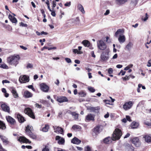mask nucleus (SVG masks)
<instances>
[{"label": "nucleus", "mask_w": 151, "mask_h": 151, "mask_svg": "<svg viewBox=\"0 0 151 151\" xmlns=\"http://www.w3.org/2000/svg\"><path fill=\"white\" fill-rule=\"evenodd\" d=\"M122 135L121 130L119 128H116L112 135L111 138L113 141L119 139Z\"/></svg>", "instance_id": "1"}, {"label": "nucleus", "mask_w": 151, "mask_h": 151, "mask_svg": "<svg viewBox=\"0 0 151 151\" xmlns=\"http://www.w3.org/2000/svg\"><path fill=\"white\" fill-rule=\"evenodd\" d=\"M25 129V132L27 133L28 135L32 139H35L36 138V135L32 132V131L33 130V129L32 126L27 125Z\"/></svg>", "instance_id": "2"}, {"label": "nucleus", "mask_w": 151, "mask_h": 151, "mask_svg": "<svg viewBox=\"0 0 151 151\" xmlns=\"http://www.w3.org/2000/svg\"><path fill=\"white\" fill-rule=\"evenodd\" d=\"M130 141L136 147H139L141 145V141L139 138L138 137H135L131 138Z\"/></svg>", "instance_id": "3"}, {"label": "nucleus", "mask_w": 151, "mask_h": 151, "mask_svg": "<svg viewBox=\"0 0 151 151\" xmlns=\"http://www.w3.org/2000/svg\"><path fill=\"white\" fill-rule=\"evenodd\" d=\"M6 119L9 125L11 127L15 126L17 125V122L16 120L10 116H6Z\"/></svg>", "instance_id": "4"}, {"label": "nucleus", "mask_w": 151, "mask_h": 151, "mask_svg": "<svg viewBox=\"0 0 151 151\" xmlns=\"http://www.w3.org/2000/svg\"><path fill=\"white\" fill-rule=\"evenodd\" d=\"M24 112L27 115L32 119H35L34 113L30 108L27 107L25 108L24 110Z\"/></svg>", "instance_id": "5"}, {"label": "nucleus", "mask_w": 151, "mask_h": 151, "mask_svg": "<svg viewBox=\"0 0 151 151\" xmlns=\"http://www.w3.org/2000/svg\"><path fill=\"white\" fill-rule=\"evenodd\" d=\"M54 97L58 102L60 103L67 102L68 101V100L67 98L65 96H57L56 95H54Z\"/></svg>", "instance_id": "6"}, {"label": "nucleus", "mask_w": 151, "mask_h": 151, "mask_svg": "<svg viewBox=\"0 0 151 151\" xmlns=\"http://www.w3.org/2000/svg\"><path fill=\"white\" fill-rule=\"evenodd\" d=\"M109 52V50L108 49H106L103 52L101 55V58L102 61H105L108 59Z\"/></svg>", "instance_id": "7"}, {"label": "nucleus", "mask_w": 151, "mask_h": 151, "mask_svg": "<svg viewBox=\"0 0 151 151\" xmlns=\"http://www.w3.org/2000/svg\"><path fill=\"white\" fill-rule=\"evenodd\" d=\"M97 46L99 49L102 50H105L106 47V44L102 40L98 41L97 42Z\"/></svg>", "instance_id": "8"}, {"label": "nucleus", "mask_w": 151, "mask_h": 151, "mask_svg": "<svg viewBox=\"0 0 151 151\" xmlns=\"http://www.w3.org/2000/svg\"><path fill=\"white\" fill-rule=\"evenodd\" d=\"M29 81V77L25 75L21 76L19 78V81L21 83L28 82Z\"/></svg>", "instance_id": "9"}, {"label": "nucleus", "mask_w": 151, "mask_h": 151, "mask_svg": "<svg viewBox=\"0 0 151 151\" xmlns=\"http://www.w3.org/2000/svg\"><path fill=\"white\" fill-rule=\"evenodd\" d=\"M95 115L91 114H89L86 116L85 118V120L86 122H88L90 121H95Z\"/></svg>", "instance_id": "10"}, {"label": "nucleus", "mask_w": 151, "mask_h": 151, "mask_svg": "<svg viewBox=\"0 0 151 151\" xmlns=\"http://www.w3.org/2000/svg\"><path fill=\"white\" fill-rule=\"evenodd\" d=\"M133 103L131 101L125 102L123 105V108L125 110L130 109L133 106Z\"/></svg>", "instance_id": "11"}, {"label": "nucleus", "mask_w": 151, "mask_h": 151, "mask_svg": "<svg viewBox=\"0 0 151 151\" xmlns=\"http://www.w3.org/2000/svg\"><path fill=\"white\" fill-rule=\"evenodd\" d=\"M40 86L41 90L45 92H47L49 90V87L45 83L40 84Z\"/></svg>", "instance_id": "12"}, {"label": "nucleus", "mask_w": 151, "mask_h": 151, "mask_svg": "<svg viewBox=\"0 0 151 151\" xmlns=\"http://www.w3.org/2000/svg\"><path fill=\"white\" fill-rule=\"evenodd\" d=\"M2 110L5 112L9 113H10V109L9 107L5 103L2 104L1 106Z\"/></svg>", "instance_id": "13"}, {"label": "nucleus", "mask_w": 151, "mask_h": 151, "mask_svg": "<svg viewBox=\"0 0 151 151\" xmlns=\"http://www.w3.org/2000/svg\"><path fill=\"white\" fill-rule=\"evenodd\" d=\"M56 140H58V143L60 145H63L65 144V140L64 138L59 136H56L55 137Z\"/></svg>", "instance_id": "14"}, {"label": "nucleus", "mask_w": 151, "mask_h": 151, "mask_svg": "<svg viewBox=\"0 0 151 151\" xmlns=\"http://www.w3.org/2000/svg\"><path fill=\"white\" fill-rule=\"evenodd\" d=\"M53 128L54 132L56 133H58L61 134H63L64 132V130L63 128L59 126H53Z\"/></svg>", "instance_id": "15"}, {"label": "nucleus", "mask_w": 151, "mask_h": 151, "mask_svg": "<svg viewBox=\"0 0 151 151\" xmlns=\"http://www.w3.org/2000/svg\"><path fill=\"white\" fill-rule=\"evenodd\" d=\"M20 57L19 55H17L16 56H14L13 60L12 62V65L16 66L18 64L19 60L20 59Z\"/></svg>", "instance_id": "16"}, {"label": "nucleus", "mask_w": 151, "mask_h": 151, "mask_svg": "<svg viewBox=\"0 0 151 151\" xmlns=\"http://www.w3.org/2000/svg\"><path fill=\"white\" fill-rule=\"evenodd\" d=\"M18 141L20 142H22L24 143H31V142L29 141V140L26 138L24 137L21 136L18 139Z\"/></svg>", "instance_id": "17"}, {"label": "nucleus", "mask_w": 151, "mask_h": 151, "mask_svg": "<svg viewBox=\"0 0 151 151\" xmlns=\"http://www.w3.org/2000/svg\"><path fill=\"white\" fill-rule=\"evenodd\" d=\"M23 96L25 98H28L32 97L33 94L27 90H26L24 92Z\"/></svg>", "instance_id": "18"}, {"label": "nucleus", "mask_w": 151, "mask_h": 151, "mask_svg": "<svg viewBox=\"0 0 151 151\" xmlns=\"http://www.w3.org/2000/svg\"><path fill=\"white\" fill-rule=\"evenodd\" d=\"M17 118L19 123H23L26 121L24 118L19 114H17Z\"/></svg>", "instance_id": "19"}, {"label": "nucleus", "mask_w": 151, "mask_h": 151, "mask_svg": "<svg viewBox=\"0 0 151 151\" xmlns=\"http://www.w3.org/2000/svg\"><path fill=\"white\" fill-rule=\"evenodd\" d=\"M0 138L2 140L4 144L5 145H9V144L10 142L8 140V139L5 136L0 135Z\"/></svg>", "instance_id": "20"}, {"label": "nucleus", "mask_w": 151, "mask_h": 151, "mask_svg": "<svg viewBox=\"0 0 151 151\" xmlns=\"http://www.w3.org/2000/svg\"><path fill=\"white\" fill-rule=\"evenodd\" d=\"M100 128V126H97L92 129V131L95 134L97 135L99 133Z\"/></svg>", "instance_id": "21"}, {"label": "nucleus", "mask_w": 151, "mask_h": 151, "mask_svg": "<svg viewBox=\"0 0 151 151\" xmlns=\"http://www.w3.org/2000/svg\"><path fill=\"white\" fill-rule=\"evenodd\" d=\"M71 142L74 144L78 145L81 143V141L77 138L75 137L71 140Z\"/></svg>", "instance_id": "22"}, {"label": "nucleus", "mask_w": 151, "mask_h": 151, "mask_svg": "<svg viewBox=\"0 0 151 151\" xmlns=\"http://www.w3.org/2000/svg\"><path fill=\"white\" fill-rule=\"evenodd\" d=\"M9 18L12 23H14L16 24L17 22L16 18L10 14L9 15Z\"/></svg>", "instance_id": "23"}, {"label": "nucleus", "mask_w": 151, "mask_h": 151, "mask_svg": "<svg viewBox=\"0 0 151 151\" xmlns=\"http://www.w3.org/2000/svg\"><path fill=\"white\" fill-rule=\"evenodd\" d=\"M82 44L83 45L86 47H90V49H92V48H91L90 47V45H91V43L88 40H84L82 42Z\"/></svg>", "instance_id": "24"}, {"label": "nucleus", "mask_w": 151, "mask_h": 151, "mask_svg": "<svg viewBox=\"0 0 151 151\" xmlns=\"http://www.w3.org/2000/svg\"><path fill=\"white\" fill-rule=\"evenodd\" d=\"M125 147L129 151H134V147L131 144L127 143L125 145Z\"/></svg>", "instance_id": "25"}, {"label": "nucleus", "mask_w": 151, "mask_h": 151, "mask_svg": "<svg viewBox=\"0 0 151 151\" xmlns=\"http://www.w3.org/2000/svg\"><path fill=\"white\" fill-rule=\"evenodd\" d=\"M100 109V108L99 106L91 107L90 109L92 111L96 113H98L99 112Z\"/></svg>", "instance_id": "26"}, {"label": "nucleus", "mask_w": 151, "mask_h": 151, "mask_svg": "<svg viewBox=\"0 0 151 151\" xmlns=\"http://www.w3.org/2000/svg\"><path fill=\"white\" fill-rule=\"evenodd\" d=\"M126 40L125 37L124 35H119L118 40L120 43L124 42Z\"/></svg>", "instance_id": "27"}, {"label": "nucleus", "mask_w": 151, "mask_h": 151, "mask_svg": "<svg viewBox=\"0 0 151 151\" xmlns=\"http://www.w3.org/2000/svg\"><path fill=\"white\" fill-rule=\"evenodd\" d=\"M145 138V142L147 143L151 142V137L148 134L145 135L143 137Z\"/></svg>", "instance_id": "28"}, {"label": "nucleus", "mask_w": 151, "mask_h": 151, "mask_svg": "<svg viewBox=\"0 0 151 151\" xmlns=\"http://www.w3.org/2000/svg\"><path fill=\"white\" fill-rule=\"evenodd\" d=\"M49 128L50 127L49 125L48 124H45L44 126L42 128V129L41 130L43 132H48Z\"/></svg>", "instance_id": "29"}, {"label": "nucleus", "mask_w": 151, "mask_h": 151, "mask_svg": "<svg viewBox=\"0 0 151 151\" xmlns=\"http://www.w3.org/2000/svg\"><path fill=\"white\" fill-rule=\"evenodd\" d=\"M6 129L5 123L1 120H0V129L2 130H5Z\"/></svg>", "instance_id": "30"}, {"label": "nucleus", "mask_w": 151, "mask_h": 151, "mask_svg": "<svg viewBox=\"0 0 151 151\" xmlns=\"http://www.w3.org/2000/svg\"><path fill=\"white\" fill-rule=\"evenodd\" d=\"M130 125L132 128L135 129L137 128L138 127L139 124L138 123L134 121Z\"/></svg>", "instance_id": "31"}, {"label": "nucleus", "mask_w": 151, "mask_h": 151, "mask_svg": "<svg viewBox=\"0 0 151 151\" xmlns=\"http://www.w3.org/2000/svg\"><path fill=\"white\" fill-rule=\"evenodd\" d=\"M128 0H116V4L119 5H122L124 4Z\"/></svg>", "instance_id": "32"}, {"label": "nucleus", "mask_w": 151, "mask_h": 151, "mask_svg": "<svg viewBox=\"0 0 151 151\" xmlns=\"http://www.w3.org/2000/svg\"><path fill=\"white\" fill-rule=\"evenodd\" d=\"M14 56H11L8 57L7 59V62L10 65H12Z\"/></svg>", "instance_id": "33"}, {"label": "nucleus", "mask_w": 151, "mask_h": 151, "mask_svg": "<svg viewBox=\"0 0 151 151\" xmlns=\"http://www.w3.org/2000/svg\"><path fill=\"white\" fill-rule=\"evenodd\" d=\"M133 45L132 43L131 42H129L128 44L126 46L125 49V50H127L129 51H130V49L132 47Z\"/></svg>", "instance_id": "34"}, {"label": "nucleus", "mask_w": 151, "mask_h": 151, "mask_svg": "<svg viewBox=\"0 0 151 151\" xmlns=\"http://www.w3.org/2000/svg\"><path fill=\"white\" fill-rule=\"evenodd\" d=\"M78 9L80 10L83 14L85 13V11L84 10L83 7L82 5L81 4H79L78 5Z\"/></svg>", "instance_id": "35"}, {"label": "nucleus", "mask_w": 151, "mask_h": 151, "mask_svg": "<svg viewBox=\"0 0 151 151\" xmlns=\"http://www.w3.org/2000/svg\"><path fill=\"white\" fill-rule=\"evenodd\" d=\"M12 92L13 94V95L14 97L15 98H17L18 97V95L17 92V91L15 89L13 88L12 91Z\"/></svg>", "instance_id": "36"}, {"label": "nucleus", "mask_w": 151, "mask_h": 151, "mask_svg": "<svg viewBox=\"0 0 151 151\" xmlns=\"http://www.w3.org/2000/svg\"><path fill=\"white\" fill-rule=\"evenodd\" d=\"M111 140V138L110 137H107L104 138L103 140L105 144H109Z\"/></svg>", "instance_id": "37"}, {"label": "nucleus", "mask_w": 151, "mask_h": 151, "mask_svg": "<svg viewBox=\"0 0 151 151\" xmlns=\"http://www.w3.org/2000/svg\"><path fill=\"white\" fill-rule=\"evenodd\" d=\"M124 30L122 29H118L117 31L115 32V36L116 37H117L119 34H121L122 33L124 32Z\"/></svg>", "instance_id": "38"}, {"label": "nucleus", "mask_w": 151, "mask_h": 151, "mask_svg": "<svg viewBox=\"0 0 151 151\" xmlns=\"http://www.w3.org/2000/svg\"><path fill=\"white\" fill-rule=\"evenodd\" d=\"M78 94L81 97H84L86 95L87 93L83 91H81L78 92Z\"/></svg>", "instance_id": "39"}, {"label": "nucleus", "mask_w": 151, "mask_h": 151, "mask_svg": "<svg viewBox=\"0 0 151 151\" xmlns=\"http://www.w3.org/2000/svg\"><path fill=\"white\" fill-rule=\"evenodd\" d=\"M72 115L74 116V118L76 119H78V114L76 113L75 112H73L72 114Z\"/></svg>", "instance_id": "40"}, {"label": "nucleus", "mask_w": 151, "mask_h": 151, "mask_svg": "<svg viewBox=\"0 0 151 151\" xmlns=\"http://www.w3.org/2000/svg\"><path fill=\"white\" fill-rule=\"evenodd\" d=\"M148 18V16L147 13H146L145 17L142 16V19L144 21H146Z\"/></svg>", "instance_id": "41"}, {"label": "nucleus", "mask_w": 151, "mask_h": 151, "mask_svg": "<svg viewBox=\"0 0 151 151\" xmlns=\"http://www.w3.org/2000/svg\"><path fill=\"white\" fill-rule=\"evenodd\" d=\"M72 128L74 130H75L76 129H80L81 128V126L78 125H74L72 126Z\"/></svg>", "instance_id": "42"}, {"label": "nucleus", "mask_w": 151, "mask_h": 151, "mask_svg": "<svg viewBox=\"0 0 151 151\" xmlns=\"http://www.w3.org/2000/svg\"><path fill=\"white\" fill-rule=\"evenodd\" d=\"M85 151H92L91 147L89 146H87L84 148Z\"/></svg>", "instance_id": "43"}, {"label": "nucleus", "mask_w": 151, "mask_h": 151, "mask_svg": "<svg viewBox=\"0 0 151 151\" xmlns=\"http://www.w3.org/2000/svg\"><path fill=\"white\" fill-rule=\"evenodd\" d=\"M0 67L4 69H8V66L5 63L0 64Z\"/></svg>", "instance_id": "44"}, {"label": "nucleus", "mask_w": 151, "mask_h": 151, "mask_svg": "<svg viewBox=\"0 0 151 151\" xmlns=\"http://www.w3.org/2000/svg\"><path fill=\"white\" fill-rule=\"evenodd\" d=\"M88 90L90 91L91 92L93 93L95 91V90L94 88L93 87H88Z\"/></svg>", "instance_id": "45"}, {"label": "nucleus", "mask_w": 151, "mask_h": 151, "mask_svg": "<svg viewBox=\"0 0 151 151\" xmlns=\"http://www.w3.org/2000/svg\"><path fill=\"white\" fill-rule=\"evenodd\" d=\"M73 53L74 54L77 53L78 54H80L82 53V52L79 51L77 49H73Z\"/></svg>", "instance_id": "46"}, {"label": "nucleus", "mask_w": 151, "mask_h": 151, "mask_svg": "<svg viewBox=\"0 0 151 151\" xmlns=\"http://www.w3.org/2000/svg\"><path fill=\"white\" fill-rule=\"evenodd\" d=\"M56 1L54 0L52 2V10H54V8L56 6Z\"/></svg>", "instance_id": "47"}, {"label": "nucleus", "mask_w": 151, "mask_h": 151, "mask_svg": "<svg viewBox=\"0 0 151 151\" xmlns=\"http://www.w3.org/2000/svg\"><path fill=\"white\" fill-rule=\"evenodd\" d=\"M138 2V0H131V3L134 6H135L137 4Z\"/></svg>", "instance_id": "48"}, {"label": "nucleus", "mask_w": 151, "mask_h": 151, "mask_svg": "<svg viewBox=\"0 0 151 151\" xmlns=\"http://www.w3.org/2000/svg\"><path fill=\"white\" fill-rule=\"evenodd\" d=\"M42 151H50L48 146L45 145V147L42 149Z\"/></svg>", "instance_id": "49"}, {"label": "nucleus", "mask_w": 151, "mask_h": 151, "mask_svg": "<svg viewBox=\"0 0 151 151\" xmlns=\"http://www.w3.org/2000/svg\"><path fill=\"white\" fill-rule=\"evenodd\" d=\"M28 88L31 89H32V90L33 91H35V88L33 87V86L32 85H30L28 86H27Z\"/></svg>", "instance_id": "50"}, {"label": "nucleus", "mask_w": 151, "mask_h": 151, "mask_svg": "<svg viewBox=\"0 0 151 151\" xmlns=\"http://www.w3.org/2000/svg\"><path fill=\"white\" fill-rule=\"evenodd\" d=\"M40 102L44 104H48V102L47 100H42Z\"/></svg>", "instance_id": "51"}, {"label": "nucleus", "mask_w": 151, "mask_h": 151, "mask_svg": "<svg viewBox=\"0 0 151 151\" xmlns=\"http://www.w3.org/2000/svg\"><path fill=\"white\" fill-rule=\"evenodd\" d=\"M20 25L22 26V27H27L28 25L26 24H24L22 22H21L20 23Z\"/></svg>", "instance_id": "52"}, {"label": "nucleus", "mask_w": 151, "mask_h": 151, "mask_svg": "<svg viewBox=\"0 0 151 151\" xmlns=\"http://www.w3.org/2000/svg\"><path fill=\"white\" fill-rule=\"evenodd\" d=\"M104 102L106 104L110 105V103L111 102L110 100H104Z\"/></svg>", "instance_id": "53"}, {"label": "nucleus", "mask_w": 151, "mask_h": 151, "mask_svg": "<svg viewBox=\"0 0 151 151\" xmlns=\"http://www.w3.org/2000/svg\"><path fill=\"white\" fill-rule=\"evenodd\" d=\"M108 73L109 74H112L113 73V69L111 68H109L108 70Z\"/></svg>", "instance_id": "54"}, {"label": "nucleus", "mask_w": 151, "mask_h": 151, "mask_svg": "<svg viewBox=\"0 0 151 151\" xmlns=\"http://www.w3.org/2000/svg\"><path fill=\"white\" fill-rule=\"evenodd\" d=\"M142 86V84H139L138 85V88H137V91L138 93H140V88Z\"/></svg>", "instance_id": "55"}, {"label": "nucleus", "mask_w": 151, "mask_h": 151, "mask_svg": "<svg viewBox=\"0 0 151 151\" xmlns=\"http://www.w3.org/2000/svg\"><path fill=\"white\" fill-rule=\"evenodd\" d=\"M65 60L68 63H71V60L69 58H65Z\"/></svg>", "instance_id": "56"}, {"label": "nucleus", "mask_w": 151, "mask_h": 151, "mask_svg": "<svg viewBox=\"0 0 151 151\" xmlns=\"http://www.w3.org/2000/svg\"><path fill=\"white\" fill-rule=\"evenodd\" d=\"M35 106L36 107H37V108H41L42 107V106L41 105H40L38 103H36L35 105Z\"/></svg>", "instance_id": "57"}, {"label": "nucleus", "mask_w": 151, "mask_h": 151, "mask_svg": "<svg viewBox=\"0 0 151 151\" xmlns=\"http://www.w3.org/2000/svg\"><path fill=\"white\" fill-rule=\"evenodd\" d=\"M126 119H127V121H128L129 122H131L132 121L130 117L128 115H127L126 116Z\"/></svg>", "instance_id": "58"}, {"label": "nucleus", "mask_w": 151, "mask_h": 151, "mask_svg": "<svg viewBox=\"0 0 151 151\" xmlns=\"http://www.w3.org/2000/svg\"><path fill=\"white\" fill-rule=\"evenodd\" d=\"M51 12V14L53 17H55L56 15V13L55 11L54 10H52V11H50Z\"/></svg>", "instance_id": "59"}, {"label": "nucleus", "mask_w": 151, "mask_h": 151, "mask_svg": "<svg viewBox=\"0 0 151 151\" xmlns=\"http://www.w3.org/2000/svg\"><path fill=\"white\" fill-rule=\"evenodd\" d=\"M129 76H126L125 77L123 78V80L125 81H127L129 79Z\"/></svg>", "instance_id": "60"}, {"label": "nucleus", "mask_w": 151, "mask_h": 151, "mask_svg": "<svg viewBox=\"0 0 151 151\" xmlns=\"http://www.w3.org/2000/svg\"><path fill=\"white\" fill-rule=\"evenodd\" d=\"M71 5V2L70 1L69 2H67L65 3L64 5L65 6H70Z\"/></svg>", "instance_id": "61"}, {"label": "nucleus", "mask_w": 151, "mask_h": 151, "mask_svg": "<svg viewBox=\"0 0 151 151\" xmlns=\"http://www.w3.org/2000/svg\"><path fill=\"white\" fill-rule=\"evenodd\" d=\"M4 27L5 28L8 29V30H9L10 29H11V27L9 25H6L4 26Z\"/></svg>", "instance_id": "62"}, {"label": "nucleus", "mask_w": 151, "mask_h": 151, "mask_svg": "<svg viewBox=\"0 0 151 151\" xmlns=\"http://www.w3.org/2000/svg\"><path fill=\"white\" fill-rule=\"evenodd\" d=\"M26 67L27 68H32L33 67V65L32 64L29 63L27 64Z\"/></svg>", "instance_id": "63"}, {"label": "nucleus", "mask_w": 151, "mask_h": 151, "mask_svg": "<svg viewBox=\"0 0 151 151\" xmlns=\"http://www.w3.org/2000/svg\"><path fill=\"white\" fill-rule=\"evenodd\" d=\"M125 73H126V71H124L123 70H121L120 71V73H119L118 75H120L121 73H122V74H121L122 76H123L125 74Z\"/></svg>", "instance_id": "64"}]
</instances>
